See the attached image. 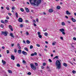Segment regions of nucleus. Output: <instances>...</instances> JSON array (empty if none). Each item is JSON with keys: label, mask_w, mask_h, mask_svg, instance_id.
Here are the masks:
<instances>
[{"label": "nucleus", "mask_w": 76, "mask_h": 76, "mask_svg": "<svg viewBox=\"0 0 76 76\" xmlns=\"http://www.w3.org/2000/svg\"><path fill=\"white\" fill-rule=\"evenodd\" d=\"M29 1L31 5L38 6L41 2V0H29Z\"/></svg>", "instance_id": "f257e3e1"}, {"label": "nucleus", "mask_w": 76, "mask_h": 76, "mask_svg": "<svg viewBox=\"0 0 76 76\" xmlns=\"http://www.w3.org/2000/svg\"><path fill=\"white\" fill-rule=\"evenodd\" d=\"M56 65L57 67V69H60L61 68V63L59 60H57L56 61Z\"/></svg>", "instance_id": "f03ea898"}, {"label": "nucleus", "mask_w": 76, "mask_h": 76, "mask_svg": "<svg viewBox=\"0 0 76 76\" xmlns=\"http://www.w3.org/2000/svg\"><path fill=\"white\" fill-rule=\"evenodd\" d=\"M31 68L33 69V70H36V66H35L33 64H30Z\"/></svg>", "instance_id": "7ed1b4c3"}, {"label": "nucleus", "mask_w": 76, "mask_h": 76, "mask_svg": "<svg viewBox=\"0 0 76 76\" xmlns=\"http://www.w3.org/2000/svg\"><path fill=\"white\" fill-rule=\"evenodd\" d=\"M1 35H3L4 36H7V34L6 31L4 32L3 31H1Z\"/></svg>", "instance_id": "20e7f679"}, {"label": "nucleus", "mask_w": 76, "mask_h": 76, "mask_svg": "<svg viewBox=\"0 0 76 76\" xmlns=\"http://www.w3.org/2000/svg\"><path fill=\"white\" fill-rule=\"evenodd\" d=\"M18 21L19 22H23V20L21 18H19L18 19Z\"/></svg>", "instance_id": "39448f33"}, {"label": "nucleus", "mask_w": 76, "mask_h": 76, "mask_svg": "<svg viewBox=\"0 0 76 76\" xmlns=\"http://www.w3.org/2000/svg\"><path fill=\"white\" fill-rule=\"evenodd\" d=\"M11 59H12V60H14L15 59V57L13 55H11Z\"/></svg>", "instance_id": "423d86ee"}, {"label": "nucleus", "mask_w": 76, "mask_h": 76, "mask_svg": "<svg viewBox=\"0 0 76 76\" xmlns=\"http://www.w3.org/2000/svg\"><path fill=\"white\" fill-rule=\"evenodd\" d=\"M22 53L23 54H24L25 56H26V55H27V53H26V52H25L24 51H22Z\"/></svg>", "instance_id": "0eeeda50"}, {"label": "nucleus", "mask_w": 76, "mask_h": 76, "mask_svg": "<svg viewBox=\"0 0 76 76\" xmlns=\"http://www.w3.org/2000/svg\"><path fill=\"white\" fill-rule=\"evenodd\" d=\"M25 9L26 12H27L28 13H29V9L27 7L25 8Z\"/></svg>", "instance_id": "6e6552de"}, {"label": "nucleus", "mask_w": 76, "mask_h": 76, "mask_svg": "<svg viewBox=\"0 0 76 76\" xmlns=\"http://www.w3.org/2000/svg\"><path fill=\"white\" fill-rule=\"evenodd\" d=\"M9 28L12 31H13V28H12V26L11 25L9 26Z\"/></svg>", "instance_id": "1a4fd4ad"}, {"label": "nucleus", "mask_w": 76, "mask_h": 76, "mask_svg": "<svg viewBox=\"0 0 76 76\" xmlns=\"http://www.w3.org/2000/svg\"><path fill=\"white\" fill-rule=\"evenodd\" d=\"M66 15H70L71 14L70 12H69V11H66Z\"/></svg>", "instance_id": "9d476101"}, {"label": "nucleus", "mask_w": 76, "mask_h": 76, "mask_svg": "<svg viewBox=\"0 0 76 76\" xmlns=\"http://www.w3.org/2000/svg\"><path fill=\"white\" fill-rule=\"evenodd\" d=\"M18 54H21L22 53V50L21 49H20L18 50Z\"/></svg>", "instance_id": "9b49d317"}, {"label": "nucleus", "mask_w": 76, "mask_h": 76, "mask_svg": "<svg viewBox=\"0 0 76 76\" xmlns=\"http://www.w3.org/2000/svg\"><path fill=\"white\" fill-rule=\"evenodd\" d=\"M49 12H50V13H52V12H53V9H51L49 10Z\"/></svg>", "instance_id": "f8f14e48"}, {"label": "nucleus", "mask_w": 76, "mask_h": 76, "mask_svg": "<svg viewBox=\"0 0 76 76\" xmlns=\"http://www.w3.org/2000/svg\"><path fill=\"white\" fill-rule=\"evenodd\" d=\"M59 31H60L61 32H64V28L60 29L59 30Z\"/></svg>", "instance_id": "ddd939ff"}, {"label": "nucleus", "mask_w": 76, "mask_h": 76, "mask_svg": "<svg viewBox=\"0 0 76 76\" xmlns=\"http://www.w3.org/2000/svg\"><path fill=\"white\" fill-rule=\"evenodd\" d=\"M71 20H72V21L73 22H76V20L73 18H71Z\"/></svg>", "instance_id": "4468645a"}, {"label": "nucleus", "mask_w": 76, "mask_h": 76, "mask_svg": "<svg viewBox=\"0 0 76 76\" xmlns=\"http://www.w3.org/2000/svg\"><path fill=\"white\" fill-rule=\"evenodd\" d=\"M63 65L64 66H65V67H67V65L66 63H64Z\"/></svg>", "instance_id": "2eb2a0df"}, {"label": "nucleus", "mask_w": 76, "mask_h": 76, "mask_svg": "<svg viewBox=\"0 0 76 76\" xmlns=\"http://www.w3.org/2000/svg\"><path fill=\"white\" fill-rule=\"evenodd\" d=\"M10 35L12 37V38H14V36H13V34L12 33H11L10 34Z\"/></svg>", "instance_id": "dca6fc26"}, {"label": "nucleus", "mask_w": 76, "mask_h": 76, "mask_svg": "<svg viewBox=\"0 0 76 76\" xmlns=\"http://www.w3.org/2000/svg\"><path fill=\"white\" fill-rule=\"evenodd\" d=\"M56 8L58 10L60 9V7L59 6H57L56 7Z\"/></svg>", "instance_id": "f3484780"}, {"label": "nucleus", "mask_w": 76, "mask_h": 76, "mask_svg": "<svg viewBox=\"0 0 76 76\" xmlns=\"http://www.w3.org/2000/svg\"><path fill=\"white\" fill-rule=\"evenodd\" d=\"M55 58H56V59H58V56H56L53 58V59H55Z\"/></svg>", "instance_id": "a211bd4d"}, {"label": "nucleus", "mask_w": 76, "mask_h": 76, "mask_svg": "<svg viewBox=\"0 0 76 76\" xmlns=\"http://www.w3.org/2000/svg\"><path fill=\"white\" fill-rule=\"evenodd\" d=\"M2 62L3 63V64H6V61H4L3 60H2Z\"/></svg>", "instance_id": "6ab92c4d"}, {"label": "nucleus", "mask_w": 76, "mask_h": 76, "mask_svg": "<svg viewBox=\"0 0 76 76\" xmlns=\"http://www.w3.org/2000/svg\"><path fill=\"white\" fill-rule=\"evenodd\" d=\"M26 42L27 43V44H30V41L28 40L26 41Z\"/></svg>", "instance_id": "aec40b11"}, {"label": "nucleus", "mask_w": 76, "mask_h": 76, "mask_svg": "<svg viewBox=\"0 0 76 76\" xmlns=\"http://www.w3.org/2000/svg\"><path fill=\"white\" fill-rule=\"evenodd\" d=\"M44 34L45 36H46V37H47V36H48V33H45Z\"/></svg>", "instance_id": "412c9836"}, {"label": "nucleus", "mask_w": 76, "mask_h": 76, "mask_svg": "<svg viewBox=\"0 0 76 76\" xmlns=\"http://www.w3.org/2000/svg\"><path fill=\"white\" fill-rule=\"evenodd\" d=\"M56 44V42H53L52 43V45H55Z\"/></svg>", "instance_id": "4be33fe9"}, {"label": "nucleus", "mask_w": 76, "mask_h": 76, "mask_svg": "<svg viewBox=\"0 0 76 76\" xmlns=\"http://www.w3.org/2000/svg\"><path fill=\"white\" fill-rule=\"evenodd\" d=\"M8 73H12V71L10 70H8Z\"/></svg>", "instance_id": "5701e85b"}, {"label": "nucleus", "mask_w": 76, "mask_h": 76, "mask_svg": "<svg viewBox=\"0 0 76 76\" xmlns=\"http://www.w3.org/2000/svg\"><path fill=\"white\" fill-rule=\"evenodd\" d=\"M24 50H26V51H28V48H25Z\"/></svg>", "instance_id": "b1692460"}, {"label": "nucleus", "mask_w": 76, "mask_h": 76, "mask_svg": "<svg viewBox=\"0 0 76 76\" xmlns=\"http://www.w3.org/2000/svg\"><path fill=\"white\" fill-rule=\"evenodd\" d=\"M61 25H62L63 26H64L65 25V23L64 22H62L61 23Z\"/></svg>", "instance_id": "393cba45"}, {"label": "nucleus", "mask_w": 76, "mask_h": 76, "mask_svg": "<svg viewBox=\"0 0 76 76\" xmlns=\"http://www.w3.org/2000/svg\"><path fill=\"white\" fill-rule=\"evenodd\" d=\"M15 16L16 18H18V13L17 12L15 13Z\"/></svg>", "instance_id": "a878e982"}, {"label": "nucleus", "mask_w": 76, "mask_h": 76, "mask_svg": "<svg viewBox=\"0 0 76 76\" xmlns=\"http://www.w3.org/2000/svg\"><path fill=\"white\" fill-rule=\"evenodd\" d=\"M6 9L7 10H10V8H9V7H6Z\"/></svg>", "instance_id": "bb28decb"}, {"label": "nucleus", "mask_w": 76, "mask_h": 76, "mask_svg": "<svg viewBox=\"0 0 76 76\" xmlns=\"http://www.w3.org/2000/svg\"><path fill=\"white\" fill-rule=\"evenodd\" d=\"M17 67H20V65L19 64H17Z\"/></svg>", "instance_id": "cd10ccee"}, {"label": "nucleus", "mask_w": 76, "mask_h": 76, "mask_svg": "<svg viewBox=\"0 0 76 76\" xmlns=\"http://www.w3.org/2000/svg\"><path fill=\"white\" fill-rule=\"evenodd\" d=\"M20 10L21 12H24V10H23V9L22 8H21L20 9Z\"/></svg>", "instance_id": "c85d7f7f"}, {"label": "nucleus", "mask_w": 76, "mask_h": 76, "mask_svg": "<svg viewBox=\"0 0 76 76\" xmlns=\"http://www.w3.org/2000/svg\"><path fill=\"white\" fill-rule=\"evenodd\" d=\"M30 49H32L33 48V46L32 45H30Z\"/></svg>", "instance_id": "c756f323"}, {"label": "nucleus", "mask_w": 76, "mask_h": 76, "mask_svg": "<svg viewBox=\"0 0 76 76\" xmlns=\"http://www.w3.org/2000/svg\"><path fill=\"white\" fill-rule=\"evenodd\" d=\"M47 30V28H44L43 29V31H46Z\"/></svg>", "instance_id": "7c9ffc66"}, {"label": "nucleus", "mask_w": 76, "mask_h": 76, "mask_svg": "<svg viewBox=\"0 0 76 76\" xmlns=\"http://www.w3.org/2000/svg\"><path fill=\"white\" fill-rule=\"evenodd\" d=\"M5 21V23H7L8 22V20H4Z\"/></svg>", "instance_id": "2f4dec72"}, {"label": "nucleus", "mask_w": 76, "mask_h": 76, "mask_svg": "<svg viewBox=\"0 0 76 76\" xmlns=\"http://www.w3.org/2000/svg\"><path fill=\"white\" fill-rule=\"evenodd\" d=\"M72 72L74 74H75V73H76V71H75L73 70L72 71Z\"/></svg>", "instance_id": "473e14b6"}, {"label": "nucleus", "mask_w": 76, "mask_h": 76, "mask_svg": "<svg viewBox=\"0 0 76 76\" xmlns=\"http://www.w3.org/2000/svg\"><path fill=\"white\" fill-rule=\"evenodd\" d=\"M35 64L36 66H38V64H37V63H35Z\"/></svg>", "instance_id": "72a5a7b5"}, {"label": "nucleus", "mask_w": 76, "mask_h": 76, "mask_svg": "<svg viewBox=\"0 0 76 76\" xmlns=\"http://www.w3.org/2000/svg\"><path fill=\"white\" fill-rule=\"evenodd\" d=\"M39 37L40 38H42V36L41 35H39Z\"/></svg>", "instance_id": "f704fd0d"}, {"label": "nucleus", "mask_w": 76, "mask_h": 76, "mask_svg": "<svg viewBox=\"0 0 76 76\" xmlns=\"http://www.w3.org/2000/svg\"><path fill=\"white\" fill-rule=\"evenodd\" d=\"M48 61L49 62H50V63H51V62H52V60H51L50 59H49Z\"/></svg>", "instance_id": "c9c22d12"}, {"label": "nucleus", "mask_w": 76, "mask_h": 76, "mask_svg": "<svg viewBox=\"0 0 76 76\" xmlns=\"http://www.w3.org/2000/svg\"><path fill=\"white\" fill-rule=\"evenodd\" d=\"M27 75H31V72H28L27 73Z\"/></svg>", "instance_id": "e433bc0d"}, {"label": "nucleus", "mask_w": 76, "mask_h": 76, "mask_svg": "<svg viewBox=\"0 0 76 76\" xmlns=\"http://www.w3.org/2000/svg\"><path fill=\"white\" fill-rule=\"evenodd\" d=\"M26 35H29V33H28V31H26Z\"/></svg>", "instance_id": "4c0bfd02"}, {"label": "nucleus", "mask_w": 76, "mask_h": 76, "mask_svg": "<svg viewBox=\"0 0 76 76\" xmlns=\"http://www.w3.org/2000/svg\"><path fill=\"white\" fill-rule=\"evenodd\" d=\"M23 63L24 64H25V63H26V61H25V60H23Z\"/></svg>", "instance_id": "58836bf2"}, {"label": "nucleus", "mask_w": 76, "mask_h": 76, "mask_svg": "<svg viewBox=\"0 0 76 76\" xmlns=\"http://www.w3.org/2000/svg\"><path fill=\"white\" fill-rule=\"evenodd\" d=\"M45 65H46V64H45V63H43V66H45Z\"/></svg>", "instance_id": "ea45409f"}, {"label": "nucleus", "mask_w": 76, "mask_h": 76, "mask_svg": "<svg viewBox=\"0 0 76 76\" xmlns=\"http://www.w3.org/2000/svg\"><path fill=\"white\" fill-rule=\"evenodd\" d=\"M16 52H17V50L15 49H14V52L16 53Z\"/></svg>", "instance_id": "a19ab883"}, {"label": "nucleus", "mask_w": 76, "mask_h": 76, "mask_svg": "<svg viewBox=\"0 0 76 76\" xmlns=\"http://www.w3.org/2000/svg\"><path fill=\"white\" fill-rule=\"evenodd\" d=\"M37 34H38V35H40V34H41V33H40V32L39 31L37 33Z\"/></svg>", "instance_id": "79ce46f5"}, {"label": "nucleus", "mask_w": 76, "mask_h": 76, "mask_svg": "<svg viewBox=\"0 0 76 76\" xmlns=\"http://www.w3.org/2000/svg\"><path fill=\"white\" fill-rule=\"evenodd\" d=\"M23 25L22 24H21L20 25V27H21V28H22L23 26Z\"/></svg>", "instance_id": "37998d69"}, {"label": "nucleus", "mask_w": 76, "mask_h": 76, "mask_svg": "<svg viewBox=\"0 0 76 76\" xmlns=\"http://www.w3.org/2000/svg\"><path fill=\"white\" fill-rule=\"evenodd\" d=\"M25 22L26 23H28V22H29V21H28V20H25Z\"/></svg>", "instance_id": "c03bdc74"}, {"label": "nucleus", "mask_w": 76, "mask_h": 76, "mask_svg": "<svg viewBox=\"0 0 76 76\" xmlns=\"http://www.w3.org/2000/svg\"><path fill=\"white\" fill-rule=\"evenodd\" d=\"M1 28H3V27H4V26H3V25L2 24L1 25Z\"/></svg>", "instance_id": "a18cd8bd"}, {"label": "nucleus", "mask_w": 76, "mask_h": 76, "mask_svg": "<svg viewBox=\"0 0 76 76\" xmlns=\"http://www.w3.org/2000/svg\"><path fill=\"white\" fill-rule=\"evenodd\" d=\"M34 56V53H32L31 54V56Z\"/></svg>", "instance_id": "49530a36"}, {"label": "nucleus", "mask_w": 76, "mask_h": 76, "mask_svg": "<svg viewBox=\"0 0 76 76\" xmlns=\"http://www.w3.org/2000/svg\"><path fill=\"white\" fill-rule=\"evenodd\" d=\"M36 22H38V18H37L36 19Z\"/></svg>", "instance_id": "de8ad7c7"}, {"label": "nucleus", "mask_w": 76, "mask_h": 76, "mask_svg": "<svg viewBox=\"0 0 76 76\" xmlns=\"http://www.w3.org/2000/svg\"><path fill=\"white\" fill-rule=\"evenodd\" d=\"M41 68L42 69H44V67L43 66H41Z\"/></svg>", "instance_id": "09e8293b"}, {"label": "nucleus", "mask_w": 76, "mask_h": 76, "mask_svg": "<svg viewBox=\"0 0 76 76\" xmlns=\"http://www.w3.org/2000/svg\"><path fill=\"white\" fill-rule=\"evenodd\" d=\"M36 45L37 46V47H40V45H39L38 44H37Z\"/></svg>", "instance_id": "8fccbe9b"}, {"label": "nucleus", "mask_w": 76, "mask_h": 76, "mask_svg": "<svg viewBox=\"0 0 76 76\" xmlns=\"http://www.w3.org/2000/svg\"><path fill=\"white\" fill-rule=\"evenodd\" d=\"M1 23H4V22L3 21V20H2L1 21Z\"/></svg>", "instance_id": "3c124183"}, {"label": "nucleus", "mask_w": 76, "mask_h": 76, "mask_svg": "<svg viewBox=\"0 0 76 76\" xmlns=\"http://www.w3.org/2000/svg\"><path fill=\"white\" fill-rule=\"evenodd\" d=\"M7 54H9V50H7Z\"/></svg>", "instance_id": "603ef678"}, {"label": "nucleus", "mask_w": 76, "mask_h": 76, "mask_svg": "<svg viewBox=\"0 0 76 76\" xmlns=\"http://www.w3.org/2000/svg\"><path fill=\"white\" fill-rule=\"evenodd\" d=\"M73 40H75V41H76V38L75 37H73Z\"/></svg>", "instance_id": "864d4df0"}, {"label": "nucleus", "mask_w": 76, "mask_h": 76, "mask_svg": "<svg viewBox=\"0 0 76 76\" xmlns=\"http://www.w3.org/2000/svg\"><path fill=\"white\" fill-rule=\"evenodd\" d=\"M62 34L63 35H65V32L63 31L62 32Z\"/></svg>", "instance_id": "5fc2aeb1"}, {"label": "nucleus", "mask_w": 76, "mask_h": 76, "mask_svg": "<svg viewBox=\"0 0 76 76\" xmlns=\"http://www.w3.org/2000/svg\"><path fill=\"white\" fill-rule=\"evenodd\" d=\"M18 47L19 49H21V47H20V46H18Z\"/></svg>", "instance_id": "6e6d98bb"}, {"label": "nucleus", "mask_w": 76, "mask_h": 76, "mask_svg": "<svg viewBox=\"0 0 76 76\" xmlns=\"http://www.w3.org/2000/svg\"><path fill=\"white\" fill-rule=\"evenodd\" d=\"M7 19H9V17L7 16L6 17Z\"/></svg>", "instance_id": "4d7b16f0"}, {"label": "nucleus", "mask_w": 76, "mask_h": 76, "mask_svg": "<svg viewBox=\"0 0 76 76\" xmlns=\"http://www.w3.org/2000/svg\"><path fill=\"white\" fill-rule=\"evenodd\" d=\"M23 42L24 44H25V43H26V42L25 40H23Z\"/></svg>", "instance_id": "13d9d810"}, {"label": "nucleus", "mask_w": 76, "mask_h": 76, "mask_svg": "<svg viewBox=\"0 0 76 76\" xmlns=\"http://www.w3.org/2000/svg\"><path fill=\"white\" fill-rule=\"evenodd\" d=\"M33 22H34V23H35V22H36V21H35V20H33Z\"/></svg>", "instance_id": "bf43d9fd"}, {"label": "nucleus", "mask_w": 76, "mask_h": 76, "mask_svg": "<svg viewBox=\"0 0 76 76\" xmlns=\"http://www.w3.org/2000/svg\"><path fill=\"white\" fill-rule=\"evenodd\" d=\"M34 26H37V24H36L35 23H34Z\"/></svg>", "instance_id": "052dcab7"}, {"label": "nucleus", "mask_w": 76, "mask_h": 76, "mask_svg": "<svg viewBox=\"0 0 76 76\" xmlns=\"http://www.w3.org/2000/svg\"><path fill=\"white\" fill-rule=\"evenodd\" d=\"M8 15L10 16H11V15H12V14H11V13H8Z\"/></svg>", "instance_id": "680f3d73"}, {"label": "nucleus", "mask_w": 76, "mask_h": 76, "mask_svg": "<svg viewBox=\"0 0 76 76\" xmlns=\"http://www.w3.org/2000/svg\"><path fill=\"white\" fill-rule=\"evenodd\" d=\"M12 10H14L15 9V7H12Z\"/></svg>", "instance_id": "e2e57ef3"}, {"label": "nucleus", "mask_w": 76, "mask_h": 76, "mask_svg": "<svg viewBox=\"0 0 76 76\" xmlns=\"http://www.w3.org/2000/svg\"><path fill=\"white\" fill-rule=\"evenodd\" d=\"M40 71L41 73H42V72H43L42 70H40Z\"/></svg>", "instance_id": "0e129e2a"}, {"label": "nucleus", "mask_w": 76, "mask_h": 76, "mask_svg": "<svg viewBox=\"0 0 76 76\" xmlns=\"http://www.w3.org/2000/svg\"><path fill=\"white\" fill-rule=\"evenodd\" d=\"M60 39H63V37H61Z\"/></svg>", "instance_id": "69168bd1"}, {"label": "nucleus", "mask_w": 76, "mask_h": 76, "mask_svg": "<svg viewBox=\"0 0 76 76\" xmlns=\"http://www.w3.org/2000/svg\"><path fill=\"white\" fill-rule=\"evenodd\" d=\"M2 49H4V46L2 47Z\"/></svg>", "instance_id": "338daca9"}, {"label": "nucleus", "mask_w": 76, "mask_h": 76, "mask_svg": "<svg viewBox=\"0 0 76 76\" xmlns=\"http://www.w3.org/2000/svg\"><path fill=\"white\" fill-rule=\"evenodd\" d=\"M34 55H37V53H36V52H35L34 53Z\"/></svg>", "instance_id": "774afa93"}]
</instances>
